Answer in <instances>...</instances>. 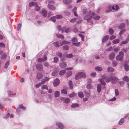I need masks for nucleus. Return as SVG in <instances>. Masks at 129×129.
Returning <instances> with one entry per match:
<instances>
[{"instance_id": "bb28decb", "label": "nucleus", "mask_w": 129, "mask_h": 129, "mask_svg": "<svg viewBox=\"0 0 129 129\" xmlns=\"http://www.w3.org/2000/svg\"><path fill=\"white\" fill-rule=\"evenodd\" d=\"M124 68L125 71H127L129 70V67L128 64H125L124 65Z\"/></svg>"}, {"instance_id": "864d4df0", "label": "nucleus", "mask_w": 129, "mask_h": 129, "mask_svg": "<svg viewBox=\"0 0 129 129\" xmlns=\"http://www.w3.org/2000/svg\"><path fill=\"white\" fill-rule=\"evenodd\" d=\"M75 94H76L75 93L73 92L69 95V97L70 98H71L72 97L75 96Z\"/></svg>"}, {"instance_id": "2eb2a0df", "label": "nucleus", "mask_w": 129, "mask_h": 129, "mask_svg": "<svg viewBox=\"0 0 129 129\" xmlns=\"http://www.w3.org/2000/svg\"><path fill=\"white\" fill-rule=\"evenodd\" d=\"M50 78L48 77H45L41 80V82L42 83H43V84H44L45 82L48 80Z\"/></svg>"}, {"instance_id": "5fc2aeb1", "label": "nucleus", "mask_w": 129, "mask_h": 129, "mask_svg": "<svg viewBox=\"0 0 129 129\" xmlns=\"http://www.w3.org/2000/svg\"><path fill=\"white\" fill-rule=\"evenodd\" d=\"M9 61H7L6 63L5 64V66L4 67L5 69H7L9 65Z\"/></svg>"}, {"instance_id": "f03ea898", "label": "nucleus", "mask_w": 129, "mask_h": 129, "mask_svg": "<svg viewBox=\"0 0 129 129\" xmlns=\"http://www.w3.org/2000/svg\"><path fill=\"white\" fill-rule=\"evenodd\" d=\"M89 16L88 18H86V19L87 20V22H89L91 23H92L93 22L91 20L92 18H94L95 20H98L100 17L99 16H97L96 14L94 12H92L91 13V12L88 13Z\"/></svg>"}, {"instance_id": "7ed1b4c3", "label": "nucleus", "mask_w": 129, "mask_h": 129, "mask_svg": "<svg viewBox=\"0 0 129 129\" xmlns=\"http://www.w3.org/2000/svg\"><path fill=\"white\" fill-rule=\"evenodd\" d=\"M86 76V75L82 72L78 73L75 75V78L76 80H77L81 78H85Z\"/></svg>"}, {"instance_id": "4c0bfd02", "label": "nucleus", "mask_w": 129, "mask_h": 129, "mask_svg": "<svg viewBox=\"0 0 129 129\" xmlns=\"http://www.w3.org/2000/svg\"><path fill=\"white\" fill-rule=\"evenodd\" d=\"M72 44H73V43H75L78 42V39L76 38H74L72 39Z\"/></svg>"}, {"instance_id": "0e129e2a", "label": "nucleus", "mask_w": 129, "mask_h": 129, "mask_svg": "<svg viewBox=\"0 0 129 129\" xmlns=\"http://www.w3.org/2000/svg\"><path fill=\"white\" fill-rule=\"evenodd\" d=\"M5 46L4 44L2 42H0V48L4 47Z\"/></svg>"}, {"instance_id": "13d9d810", "label": "nucleus", "mask_w": 129, "mask_h": 129, "mask_svg": "<svg viewBox=\"0 0 129 129\" xmlns=\"http://www.w3.org/2000/svg\"><path fill=\"white\" fill-rule=\"evenodd\" d=\"M42 84H43V83H42V82H41L40 83L36 84L35 85V87L37 88H38Z\"/></svg>"}, {"instance_id": "412c9836", "label": "nucleus", "mask_w": 129, "mask_h": 129, "mask_svg": "<svg viewBox=\"0 0 129 129\" xmlns=\"http://www.w3.org/2000/svg\"><path fill=\"white\" fill-rule=\"evenodd\" d=\"M78 95L79 97L81 98L83 97L84 96L83 93L81 91L79 92L78 93Z\"/></svg>"}, {"instance_id": "e2e57ef3", "label": "nucleus", "mask_w": 129, "mask_h": 129, "mask_svg": "<svg viewBox=\"0 0 129 129\" xmlns=\"http://www.w3.org/2000/svg\"><path fill=\"white\" fill-rule=\"evenodd\" d=\"M61 92L62 93L65 94H67V90L65 89H63L61 90Z\"/></svg>"}, {"instance_id": "473e14b6", "label": "nucleus", "mask_w": 129, "mask_h": 129, "mask_svg": "<svg viewBox=\"0 0 129 129\" xmlns=\"http://www.w3.org/2000/svg\"><path fill=\"white\" fill-rule=\"evenodd\" d=\"M112 63L113 66L114 67H116L117 64V62L115 60H113L112 61Z\"/></svg>"}, {"instance_id": "a878e982", "label": "nucleus", "mask_w": 129, "mask_h": 129, "mask_svg": "<svg viewBox=\"0 0 129 129\" xmlns=\"http://www.w3.org/2000/svg\"><path fill=\"white\" fill-rule=\"evenodd\" d=\"M69 88L70 89H72L73 88V85L72 84V81L71 80H70L69 81Z\"/></svg>"}, {"instance_id": "dca6fc26", "label": "nucleus", "mask_w": 129, "mask_h": 129, "mask_svg": "<svg viewBox=\"0 0 129 129\" xmlns=\"http://www.w3.org/2000/svg\"><path fill=\"white\" fill-rule=\"evenodd\" d=\"M101 90V85L100 84H98L97 85V90L98 93H100Z\"/></svg>"}, {"instance_id": "4be33fe9", "label": "nucleus", "mask_w": 129, "mask_h": 129, "mask_svg": "<svg viewBox=\"0 0 129 129\" xmlns=\"http://www.w3.org/2000/svg\"><path fill=\"white\" fill-rule=\"evenodd\" d=\"M115 54L114 53H112L110 54L109 56V58L111 59H113L114 57Z\"/></svg>"}, {"instance_id": "37998d69", "label": "nucleus", "mask_w": 129, "mask_h": 129, "mask_svg": "<svg viewBox=\"0 0 129 129\" xmlns=\"http://www.w3.org/2000/svg\"><path fill=\"white\" fill-rule=\"evenodd\" d=\"M19 107L20 109H22L23 110H25L26 108L22 104H20L19 105Z\"/></svg>"}, {"instance_id": "3c124183", "label": "nucleus", "mask_w": 129, "mask_h": 129, "mask_svg": "<svg viewBox=\"0 0 129 129\" xmlns=\"http://www.w3.org/2000/svg\"><path fill=\"white\" fill-rule=\"evenodd\" d=\"M54 45L57 47H59L60 45L59 44V42H56L54 43Z\"/></svg>"}, {"instance_id": "6e6552de", "label": "nucleus", "mask_w": 129, "mask_h": 129, "mask_svg": "<svg viewBox=\"0 0 129 129\" xmlns=\"http://www.w3.org/2000/svg\"><path fill=\"white\" fill-rule=\"evenodd\" d=\"M36 68L39 71H41L43 70V66L40 64H37L36 66Z\"/></svg>"}, {"instance_id": "680f3d73", "label": "nucleus", "mask_w": 129, "mask_h": 129, "mask_svg": "<svg viewBox=\"0 0 129 129\" xmlns=\"http://www.w3.org/2000/svg\"><path fill=\"white\" fill-rule=\"evenodd\" d=\"M109 32L111 34H113L114 33V31L111 28H109Z\"/></svg>"}, {"instance_id": "b1692460", "label": "nucleus", "mask_w": 129, "mask_h": 129, "mask_svg": "<svg viewBox=\"0 0 129 129\" xmlns=\"http://www.w3.org/2000/svg\"><path fill=\"white\" fill-rule=\"evenodd\" d=\"M119 9V8L118 7V6L117 5H113L112 7V9L113 10H117Z\"/></svg>"}, {"instance_id": "09e8293b", "label": "nucleus", "mask_w": 129, "mask_h": 129, "mask_svg": "<svg viewBox=\"0 0 129 129\" xmlns=\"http://www.w3.org/2000/svg\"><path fill=\"white\" fill-rule=\"evenodd\" d=\"M119 49V47H113V50L115 52H117Z\"/></svg>"}, {"instance_id": "774afa93", "label": "nucleus", "mask_w": 129, "mask_h": 129, "mask_svg": "<svg viewBox=\"0 0 129 129\" xmlns=\"http://www.w3.org/2000/svg\"><path fill=\"white\" fill-rule=\"evenodd\" d=\"M119 83L121 86L122 87L124 84V82L123 81H121Z\"/></svg>"}, {"instance_id": "9b49d317", "label": "nucleus", "mask_w": 129, "mask_h": 129, "mask_svg": "<svg viewBox=\"0 0 129 129\" xmlns=\"http://www.w3.org/2000/svg\"><path fill=\"white\" fill-rule=\"evenodd\" d=\"M84 93L85 94V96L87 97H89L90 96V90L87 91L86 90H84Z\"/></svg>"}, {"instance_id": "f257e3e1", "label": "nucleus", "mask_w": 129, "mask_h": 129, "mask_svg": "<svg viewBox=\"0 0 129 129\" xmlns=\"http://www.w3.org/2000/svg\"><path fill=\"white\" fill-rule=\"evenodd\" d=\"M103 79H104L106 82L111 81L113 84L115 83L117 81V78L114 76H111L110 77H108L106 75L104 74L102 76V78L100 79L101 82L103 85H105L106 84V83L104 80Z\"/></svg>"}, {"instance_id": "f704fd0d", "label": "nucleus", "mask_w": 129, "mask_h": 129, "mask_svg": "<svg viewBox=\"0 0 129 129\" xmlns=\"http://www.w3.org/2000/svg\"><path fill=\"white\" fill-rule=\"evenodd\" d=\"M40 7L37 5H37H36L35 8V10L36 11H38L40 10Z\"/></svg>"}, {"instance_id": "4468645a", "label": "nucleus", "mask_w": 129, "mask_h": 129, "mask_svg": "<svg viewBox=\"0 0 129 129\" xmlns=\"http://www.w3.org/2000/svg\"><path fill=\"white\" fill-rule=\"evenodd\" d=\"M40 13H41L43 16L45 17L47 16V12L46 11L44 10H42L41 12H40Z\"/></svg>"}, {"instance_id": "cd10ccee", "label": "nucleus", "mask_w": 129, "mask_h": 129, "mask_svg": "<svg viewBox=\"0 0 129 129\" xmlns=\"http://www.w3.org/2000/svg\"><path fill=\"white\" fill-rule=\"evenodd\" d=\"M72 73L71 71H68L66 74V76L67 77H69L72 75Z\"/></svg>"}, {"instance_id": "f8f14e48", "label": "nucleus", "mask_w": 129, "mask_h": 129, "mask_svg": "<svg viewBox=\"0 0 129 129\" xmlns=\"http://www.w3.org/2000/svg\"><path fill=\"white\" fill-rule=\"evenodd\" d=\"M109 38V36L107 35L104 36L102 39V42H106Z\"/></svg>"}, {"instance_id": "69168bd1", "label": "nucleus", "mask_w": 129, "mask_h": 129, "mask_svg": "<svg viewBox=\"0 0 129 129\" xmlns=\"http://www.w3.org/2000/svg\"><path fill=\"white\" fill-rule=\"evenodd\" d=\"M80 44V42H79L78 43L76 42L75 43H73V45H75L76 46H79Z\"/></svg>"}, {"instance_id": "4d7b16f0", "label": "nucleus", "mask_w": 129, "mask_h": 129, "mask_svg": "<svg viewBox=\"0 0 129 129\" xmlns=\"http://www.w3.org/2000/svg\"><path fill=\"white\" fill-rule=\"evenodd\" d=\"M128 40H127L126 39L125 41H122L121 42V43L120 44V46H121V44H125L126 43L128 42Z\"/></svg>"}, {"instance_id": "a211bd4d", "label": "nucleus", "mask_w": 129, "mask_h": 129, "mask_svg": "<svg viewBox=\"0 0 129 129\" xmlns=\"http://www.w3.org/2000/svg\"><path fill=\"white\" fill-rule=\"evenodd\" d=\"M60 66L61 68H64L67 66L66 63L64 62H62L60 64Z\"/></svg>"}, {"instance_id": "6e6d98bb", "label": "nucleus", "mask_w": 129, "mask_h": 129, "mask_svg": "<svg viewBox=\"0 0 129 129\" xmlns=\"http://www.w3.org/2000/svg\"><path fill=\"white\" fill-rule=\"evenodd\" d=\"M58 58L57 57H55L54 58V62L55 63L57 62L58 61Z\"/></svg>"}, {"instance_id": "de8ad7c7", "label": "nucleus", "mask_w": 129, "mask_h": 129, "mask_svg": "<svg viewBox=\"0 0 129 129\" xmlns=\"http://www.w3.org/2000/svg\"><path fill=\"white\" fill-rule=\"evenodd\" d=\"M57 74V72L56 71H54L51 73V75L53 76H56Z\"/></svg>"}, {"instance_id": "0eeeda50", "label": "nucleus", "mask_w": 129, "mask_h": 129, "mask_svg": "<svg viewBox=\"0 0 129 129\" xmlns=\"http://www.w3.org/2000/svg\"><path fill=\"white\" fill-rule=\"evenodd\" d=\"M83 14H84L85 18L86 19V18H88L89 16L88 13L89 12H91L89 11L88 12H87V10L86 9H84L83 11Z\"/></svg>"}, {"instance_id": "603ef678", "label": "nucleus", "mask_w": 129, "mask_h": 129, "mask_svg": "<svg viewBox=\"0 0 129 129\" xmlns=\"http://www.w3.org/2000/svg\"><path fill=\"white\" fill-rule=\"evenodd\" d=\"M78 35L79 37H80L81 38L82 40L83 41H84V35H83L81 34H79Z\"/></svg>"}, {"instance_id": "338daca9", "label": "nucleus", "mask_w": 129, "mask_h": 129, "mask_svg": "<svg viewBox=\"0 0 129 129\" xmlns=\"http://www.w3.org/2000/svg\"><path fill=\"white\" fill-rule=\"evenodd\" d=\"M76 20V18H73L72 19H71L70 20V22L72 23H74L75 22Z\"/></svg>"}, {"instance_id": "7c9ffc66", "label": "nucleus", "mask_w": 129, "mask_h": 129, "mask_svg": "<svg viewBox=\"0 0 129 129\" xmlns=\"http://www.w3.org/2000/svg\"><path fill=\"white\" fill-rule=\"evenodd\" d=\"M8 95L9 96H13L15 95V93H13L12 91H9L8 92Z\"/></svg>"}, {"instance_id": "9d476101", "label": "nucleus", "mask_w": 129, "mask_h": 129, "mask_svg": "<svg viewBox=\"0 0 129 129\" xmlns=\"http://www.w3.org/2000/svg\"><path fill=\"white\" fill-rule=\"evenodd\" d=\"M47 59V57L45 55L43 58H40L38 59V62H40L42 61H44Z\"/></svg>"}, {"instance_id": "39448f33", "label": "nucleus", "mask_w": 129, "mask_h": 129, "mask_svg": "<svg viewBox=\"0 0 129 129\" xmlns=\"http://www.w3.org/2000/svg\"><path fill=\"white\" fill-rule=\"evenodd\" d=\"M73 57V55L72 54H66V53L63 54L62 56L61 57V59L62 61H64L65 59L64 58V57H66L69 58H72Z\"/></svg>"}, {"instance_id": "c85d7f7f", "label": "nucleus", "mask_w": 129, "mask_h": 129, "mask_svg": "<svg viewBox=\"0 0 129 129\" xmlns=\"http://www.w3.org/2000/svg\"><path fill=\"white\" fill-rule=\"evenodd\" d=\"M107 71L109 72H112L114 71V69L112 67H109L107 69Z\"/></svg>"}, {"instance_id": "ddd939ff", "label": "nucleus", "mask_w": 129, "mask_h": 129, "mask_svg": "<svg viewBox=\"0 0 129 129\" xmlns=\"http://www.w3.org/2000/svg\"><path fill=\"white\" fill-rule=\"evenodd\" d=\"M48 7L50 10H55V7L53 5L50 4H48Z\"/></svg>"}, {"instance_id": "8fccbe9b", "label": "nucleus", "mask_w": 129, "mask_h": 129, "mask_svg": "<svg viewBox=\"0 0 129 129\" xmlns=\"http://www.w3.org/2000/svg\"><path fill=\"white\" fill-rule=\"evenodd\" d=\"M124 122V119L123 118L121 119L118 122L119 124L121 125Z\"/></svg>"}, {"instance_id": "20e7f679", "label": "nucleus", "mask_w": 129, "mask_h": 129, "mask_svg": "<svg viewBox=\"0 0 129 129\" xmlns=\"http://www.w3.org/2000/svg\"><path fill=\"white\" fill-rule=\"evenodd\" d=\"M123 56V53L122 51H120L119 53V55L116 56V59L120 61H122Z\"/></svg>"}, {"instance_id": "c9c22d12", "label": "nucleus", "mask_w": 129, "mask_h": 129, "mask_svg": "<svg viewBox=\"0 0 129 129\" xmlns=\"http://www.w3.org/2000/svg\"><path fill=\"white\" fill-rule=\"evenodd\" d=\"M56 16H53L51 18H50L49 19L50 20H51L52 21H53V22H54L56 20Z\"/></svg>"}, {"instance_id": "72a5a7b5", "label": "nucleus", "mask_w": 129, "mask_h": 129, "mask_svg": "<svg viewBox=\"0 0 129 129\" xmlns=\"http://www.w3.org/2000/svg\"><path fill=\"white\" fill-rule=\"evenodd\" d=\"M79 106V105L77 104H73L71 105V107L72 108H74L76 107H78Z\"/></svg>"}, {"instance_id": "c03bdc74", "label": "nucleus", "mask_w": 129, "mask_h": 129, "mask_svg": "<svg viewBox=\"0 0 129 129\" xmlns=\"http://www.w3.org/2000/svg\"><path fill=\"white\" fill-rule=\"evenodd\" d=\"M63 48L64 50H67L69 49V47L68 46L65 45L63 46Z\"/></svg>"}, {"instance_id": "a18cd8bd", "label": "nucleus", "mask_w": 129, "mask_h": 129, "mask_svg": "<svg viewBox=\"0 0 129 129\" xmlns=\"http://www.w3.org/2000/svg\"><path fill=\"white\" fill-rule=\"evenodd\" d=\"M125 26V25L123 23L121 24L119 26L118 28L120 29H121L123 28Z\"/></svg>"}, {"instance_id": "79ce46f5", "label": "nucleus", "mask_w": 129, "mask_h": 129, "mask_svg": "<svg viewBox=\"0 0 129 129\" xmlns=\"http://www.w3.org/2000/svg\"><path fill=\"white\" fill-rule=\"evenodd\" d=\"M92 86L90 84H88L86 86V88L88 89H90L92 87Z\"/></svg>"}, {"instance_id": "423d86ee", "label": "nucleus", "mask_w": 129, "mask_h": 129, "mask_svg": "<svg viewBox=\"0 0 129 129\" xmlns=\"http://www.w3.org/2000/svg\"><path fill=\"white\" fill-rule=\"evenodd\" d=\"M56 124L60 129H63L64 128V125L60 122H56Z\"/></svg>"}, {"instance_id": "aec40b11", "label": "nucleus", "mask_w": 129, "mask_h": 129, "mask_svg": "<svg viewBox=\"0 0 129 129\" xmlns=\"http://www.w3.org/2000/svg\"><path fill=\"white\" fill-rule=\"evenodd\" d=\"M70 43V42L68 41L65 40L63 41H62V43L60 44L61 46H62L63 45L65 44H69Z\"/></svg>"}, {"instance_id": "bf43d9fd", "label": "nucleus", "mask_w": 129, "mask_h": 129, "mask_svg": "<svg viewBox=\"0 0 129 129\" xmlns=\"http://www.w3.org/2000/svg\"><path fill=\"white\" fill-rule=\"evenodd\" d=\"M57 36L58 38H60L61 39H63L64 38L63 36L62 35L59 34V35H57Z\"/></svg>"}, {"instance_id": "6ab92c4d", "label": "nucleus", "mask_w": 129, "mask_h": 129, "mask_svg": "<svg viewBox=\"0 0 129 129\" xmlns=\"http://www.w3.org/2000/svg\"><path fill=\"white\" fill-rule=\"evenodd\" d=\"M43 75L41 73H38L37 74V79H41L43 77Z\"/></svg>"}, {"instance_id": "393cba45", "label": "nucleus", "mask_w": 129, "mask_h": 129, "mask_svg": "<svg viewBox=\"0 0 129 129\" xmlns=\"http://www.w3.org/2000/svg\"><path fill=\"white\" fill-rule=\"evenodd\" d=\"M63 2L65 4L68 5L71 2V0H63Z\"/></svg>"}, {"instance_id": "e433bc0d", "label": "nucleus", "mask_w": 129, "mask_h": 129, "mask_svg": "<svg viewBox=\"0 0 129 129\" xmlns=\"http://www.w3.org/2000/svg\"><path fill=\"white\" fill-rule=\"evenodd\" d=\"M66 72V70H62L60 71L59 73V75H63Z\"/></svg>"}, {"instance_id": "ea45409f", "label": "nucleus", "mask_w": 129, "mask_h": 129, "mask_svg": "<svg viewBox=\"0 0 129 129\" xmlns=\"http://www.w3.org/2000/svg\"><path fill=\"white\" fill-rule=\"evenodd\" d=\"M6 57L7 55L5 53H4L2 55L1 58L3 60L5 59L6 58Z\"/></svg>"}, {"instance_id": "5701e85b", "label": "nucleus", "mask_w": 129, "mask_h": 129, "mask_svg": "<svg viewBox=\"0 0 129 129\" xmlns=\"http://www.w3.org/2000/svg\"><path fill=\"white\" fill-rule=\"evenodd\" d=\"M95 69L96 71H101L102 70V67L98 66L95 67Z\"/></svg>"}, {"instance_id": "c756f323", "label": "nucleus", "mask_w": 129, "mask_h": 129, "mask_svg": "<svg viewBox=\"0 0 129 129\" xmlns=\"http://www.w3.org/2000/svg\"><path fill=\"white\" fill-rule=\"evenodd\" d=\"M122 79L124 81H125L128 82L129 81V78L126 76H125L122 78Z\"/></svg>"}, {"instance_id": "49530a36", "label": "nucleus", "mask_w": 129, "mask_h": 129, "mask_svg": "<svg viewBox=\"0 0 129 129\" xmlns=\"http://www.w3.org/2000/svg\"><path fill=\"white\" fill-rule=\"evenodd\" d=\"M70 99L69 98H66L65 99L64 102L66 103H69Z\"/></svg>"}, {"instance_id": "1a4fd4ad", "label": "nucleus", "mask_w": 129, "mask_h": 129, "mask_svg": "<svg viewBox=\"0 0 129 129\" xmlns=\"http://www.w3.org/2000/svg\"><path fill=\"white\" fill-rule=\"evenodd\" d=\"M60 81L59 79L56 78L54 80L53 82V85L54 86L56 87L59 84Z\"/></svg>"}, {"instance_id": "f3484780", "label": "nucleus", "mask_w": 129, "mask_h": 129, "mask_svg": "<svg viewBox=\"0 0 129 129\" xmlns=\"http://www.w3.org/2000/svg\"><path fill=\"white\" fill-rule=\"evenodd\" d=\"M37 2H31L29 3V6L30 7L33 6H35L37 5Z\"/></svg>"}, {"instance_id": "58836bf2", "label": "nucleus", "mask_w": 129, "mask_h": 129, "mask_svg": "<svg viewBox=\"0 0 129 129\" xmlns=\"http://www.w3.org/2000/svg\"><path fill=\"white\" fill-rule=\"evenodd\" d=\"M119 42V39H115L112 41V43L114 44L118 43Z\"/></svg>"}, {"instance_id": "2f4dec72", "label": "nucleus", "mask_w": 129, "mask_h": 129, "mask_svg": "<svg viewBox=\"0 0 129 129\" xmlns=\"http://www.w3.org/2000/svg\"><path fill=\"white\" fill-rule=\"evenodd\" d=\"M54 96L55 98H56L58 97L59 95V93L58 91H56L54 93Z\"/></svg>"}, {"instance_id": "052dcab7", "label": "nucleus", "mask_w": 129, "mask_h": 129, "mask_svg": "<svg viewBox=\"0 0 129 129\" xmlns=\"http://www.w3.org/2000/svg\"><path fill=\"white\" fill-rule=\"evenodd\" d=\"M125 31V29H124L123 30H121L120 32L119 33V35L120 36H121V35L123 34V33Z\"/></svg>"}, {"instance_id": "a19ab883", "label": "nucleus", "mask_w": 129, "mask_h": 129, "mask_svg": "<svg viewBox=\"0 0 129 129\" xmlns=\"http://www.w3.org/2000/svg\"><path fill=\"white\" fill-rule=\"evenodd\" d=\"M42 89H45L47 90H48V87L46 85H42Z\"/></svg>"}]
</instances>
